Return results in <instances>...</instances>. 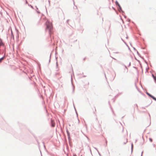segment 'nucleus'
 Segmentation results:
<instances>
[{
  "label": "nucleus",
  "instance_id": "1",
  "mask_svg": "<svg viewBox=\"0 0 156 156\" xmlns=\"http://www.w3.org/2000/svg\"><path fill=\"white\" fill-rule=\"evenodd\" d=\"M46 30L48 31L50 35L53 34L54 30L52 23L47 21H46Z\"/></svg>",
  "mask_w": 156,
  "mask_h": 156
},
{
  "label": "nucleus",
  "instance_id": "2",
  "mask_svg": "<svg viewBox=\"0 0 156 156\" xmlns=\"http://www.w3.org/2000/svg\"><path fill=\"white\" fill-rule=\"evenodd\" d=\"M51 124H52V127H54L55 125V123L53 122V121L52 120L51 121Z\"/></svg>",
  "mask_w": 156,
  "mask_h": 156
},
{
  "label": "nucleus",
  "instance_id": "3",
  "mask_svg": "<svg viewBox=\"0 0 156 156\" xmlns=\"http://www.w3.org/2000/svg\"><path fill=\"white\" fill-rule=\"evenodd\" d=\"M4 45L3 43L2 42V41L1 40H0V46H3Z\"/></svg>",
  "mask_w": 156,
  "mask_h": 156
},
{
  "label": "nucleus",
  "instance_id": "4",
  "mask_svg": "<svg viewBox=\"0 0 156 156\" xmlns=\"http://www.w3.org/2000/svg\"><path fill=\"white\" fill-rule=\"evenodd\" d=\"M4 57H3L1 58H0V62H1L2 61Z\"/></svg>",
  "mask_w": 156,
  "mask_h": 156
},
{
  "label": "nucleus",
  "instance_id": "5",
  "mask_svg": "<svg viewBox=\"0 0 156 156\" xmlns=\"http://www.w3.org/2000/svg\"><path fill=\"white\" fill-rule=\"evenodd\" d=\"M151 97H152V98H153V99H154V100H155V101H156V98H155L153 96H151Z\"/></svg>",
  "mask_w": 156,
  "mask_h": 156
},
{
  "label": "nucleus",
  "instance_id": "6",
  "mask_svg": "<svg viewBox=\"0 0 156 156\" xmlns=\"http://www.w3.org/2000/svg\"><path fill=\"white\" fill-rule=\"evenodd\" d=\"M151 97H152V98H153V99H154V100H155V101H156V98H155L153 96H151Z\"/></svg>",
  "mask_w": 156,
  "mask_h": 156
},
{
  "label": "nucleus",
  "instance_id": "7",
  "mask_svg": "<svg viewBox=\"0 0 156 156\" xmlns=\"http://www.w3.org/2000/svg\"><path fill=\"white\" fill-rule=\"evenodd\" d=\"M149 140L151 142H152L153 140H152V139H151V138H149Z\"/></svg>",
  "mask_w": 156,
  "mask_h": 156
},
{
  "label": "nucleus",
  "instance_id": "8",
  "mask_svg": "<svg viewBox=\"0 0 156 156\" xmlns=\"http://www.w3.org/2000/svg\"><path fill=\"white\" fill-rule=\"evenodd\" d=\"M147 94L149 96H150L151 98H152V97H151V96H152V95H151V94H149L148 93H147Z\"/></svg>",
  "mask_w": 156,
  "mask_h": 156
},
{
  "label": "nucleus",
  "instance_id": "9",
  "mask_svg": "<svg viewBox=\"0 0 156 156\" xmlns=\"http://www.w3.org/2000/svg\"><path fill=\"white\" fill-rule=\"evenodd\" d=\"M26 4H27V1L26 0Z\"/></svg>",
  "mask_w": 156,
  "mask_h": 156
},
{
  "label": "nucleus",
  "instance_id": "10",
  "mask_svg": "<svg viewBox=\"0 0 156 156\" xmlns=\"http://www.w3.org/2000/svg\"><path fill=\"white\" fill-rule=\"evenodd\" d=\"M133 144H132V148H133Z\"/></svg>",
  "mask_w": 156,
  "mask_h": 156
},
{
  "label": "nucleus",
  "instance_id": "11",
  "mask_svg": "<svg viewBox=\"0 0 156 156\" xmlns=\"http://www.w3.org/2000/svg\"><path fill=\"white\" fill-rule=\"evenodd\" d=\"M153 77H154V79L155 80V77H154V75H153Z\"/></svg>",
  "mask_w": 156,
  "mask_h": 156
},
{
  "label": "nucleus",
  "instance_id": "12",
  "mask_svg": "<svg viewBox=\"0 0 156 156\" xmlns=\"http://www.w3.org/2000/svg\"><path fill=\"white\" fill-rule=\"evenodd\" d=\"M73 156H76V155H74Z\"/></svg>",
  "mask_w": 156,
  "mask_h": 156
}]
</instances>
